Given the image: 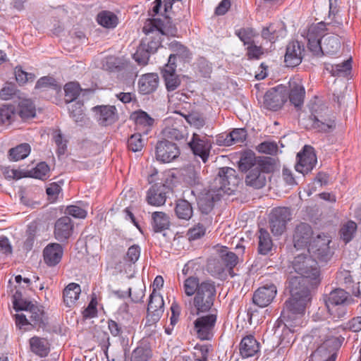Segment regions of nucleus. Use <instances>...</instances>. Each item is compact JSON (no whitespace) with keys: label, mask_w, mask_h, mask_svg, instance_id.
<instances>
[{"label":"nucleus","mask_w":361,"mask_h":361,"mask_svg":"<svg viewBox=\"0 0 361 361\" xmlns=\"http://www.w3.org/2000/svg\"><path fill=\"white\" fill-rule=\"evenodd\" d=\"M317 285L302 276L289 275L286 288L290 298L284 302L279 318L286 326L296 324L297 319L305 314L311 299L310 287Z\"/></svg>","instance_id":"obj_1"},{"label":"nucleus","mask_w":361,"mask_h":361,"mask_svg":"<svg viewBox=\"0 0 361 361\" xmlns=\"http://www.w3.org/2000/svg\"><path fill=\"white\" fill-rule=\"evenodd\" d=\"M152 22L147 20L142 28L145 37L142 39L133 58L139 65L145 66L148 63L149 56L154 54L161 47V39L159 30L154 29Z\"/></svg>","instance_id":"obj_2"},{"label":"nucleus","mask_w":361,"mask_h":361,"mask_svg":"<svg viewBox=\"0 0 361 361\" xmlns=\"http://www.w3.org/2000/svg\"><path fill=\"white\" fill-rule=\"evenodd\" d=\"M216 293V286L214 281L205 280L201 282L200 288L198 289L192 300L197 315L209 312L212 310Z\"/></svg>","instance_id":"obj_3"},{"label":"nucleus","mask_w":361,"mask_h":361,"mask_svg":"<svg viewBox=\"0 0 361 361\" xmlns=\"http://www.w3.org/2000/svg\"><path fill=\"white\" fill-rule=\"evenodd\" d=\"M292 266L295 272L298 274L297 276H302L310 279L314 284L319 283L320 271L317 262L309 255H298L294 257Z\"/></svg>","instance_id":"obj_4"},{"label":"nucleus","mask_w":361,"mask_h":361,"mask_svg":"<svg viewBox=\"0 0 361 361\" xmlns=\"http://www.w3.org/2000/svg\"><path fill=\"white\" fill-rule=\"evenodd\" d=\"M240 180L236 171L231 167H222L217 176L211 183L214 190L224 194H231L238 186Z\"/></svg>","instance_id":"obj_5"},{"label":"nucleus","mask_w":361,"mask_h":361,"mask_svg":"<svg viewBox=\"0 0 361 361\" xmlns=\"http://www.w3.org/2000/svg\"><path fill=\"white\" fill-rule=\"evenodd\" d=\"M275 159L270 157H256L251 151L244 152L239 161L241 171L247 172L253 168L262 167L263 171L272 172L275 169Z\"/></svg>","instance_id":"obj_6"},{"label":"nucleus","mask_w":361,"mask_h":361,"mask_svg":"<svg viewBox=\"0 0 361 361\" xmlns=\"http://www.w3.org/2000/svg\"><path fill=\"white\" fill-rule=\"evenodd\" d=\"M209 313L197 317L193 322L194 331L198 338L202 341L211 340L214 336L217 321V310H212Z\"/></svg>","instance_id":"obj_7"},{"label":"nucleus","mask_w":361,"mask_h":361,"mask_svg":"<svg viewBox=\"0 0 361 361\" xmlns=\"http://www.w3.org/2000/svg\"><path fill=\"white\" fill-rule=\"evenodd\" d=\"M292 219V214L288 207H276L269 216V226L274 235H281L286 231L288 222Z\"/></svg>","instance_id":"obj_8"},{"label":"nucleus","mask_w":361,"mask_h":361,"mask_svg":"<svg viewBox=\"0 0 361 361\" xmlns=\"http://www.w3.org/2000/svg\"><path fill=\"white\" fill-rule=\"evenodd\" d=\"M329 30L324 22L312 25L307 32V47L314 56L323 55L322 38H324V32Z\"/></svg>","instance_id":"obj_9"},{"label":"nucleus","mask_w":361,"mask_h":361,"mask_svg":"<svg viewBox=\"0 0 361 361\" xmlns=\"http://www.w3.org/2000/svg\"><path fill=\"white\" fill-rule=\"evenodd\" d=\"M164 311V299L161 294L157 293L155 288H154L152 293L149 295L145 326H151L156 324L161 317Z\"/></svg>","instance_id":"obj_10"},{"label":"nucleus","mask_w":361,"mask_h":361,"mask_svg":"<svg viewBox=\"0 0 361 361\" xmlns=\"http://www.w3.org/2000/svg\"><path fill=\"white\" fill-rule=\"evenodd\" d=\"M297 159L295 170L303 175L310 173L317 163L314 149L309 145H305L302 151L297 154Z\"/></svg>","instance_id":"obj_11"},{"label":"nucleus","mask_w":361,"mask_h":361,"mask_svg":"<svg viewBox=\"0 0 361 361\" xmlns=\"http://www.w3.org/2000/svg\"><path fill=\"white\" fill-rule=\"evenodd\" d=\"M156 159L163 163H169L180 155L177 145L168 140L159 141L156 145Z\"/></svg>","instance_id":"obj_12"},{"label":"nucleus","mask_w":361,"mask_h":361,"mask_svg":"<svg viewBox=\"0 0 361 361\" xmlns=\"http://www.w3.org/2000/svg\"><path fill=\"white\" fill-rule=\"evenodd\" d=\"M224 195L221 192L214 190L210 184L209 188L203 190L197 199V205L202 214H209L214 208V203L220 200Z\"/></svg>","instance_id":"obj_13"},{"label":"nucleus","mask_w":361,"mask_h":361,"mask_svg":"<svg viewBox=\"0 0 361 361\" xmlns=\"http://www.w3.org/2000/svg\"><path fill=\"white\" fill-rule=\"evenodd\" d=\"M313 236L312 226L307 223L300 222L294 228L293 234V245L296 249L306 248L311 245Z\"/></svg>","instance_id":"obj_14"},{"label":"nucleus","mask_w":361,"mask_h":361,"mask_svg":"<svg viewBox=\"0 0 361 361\" xmlns=\"http://www.w3.org/2000/svg\"><path fill=\"white\" fill-rule=\"evenodd\" d=\"M287 99L286 87L278 86L266 92L264 104L268 109L277 111L282 107Z\"/></svg>","instance_id":"obj_15"},{"label":"nucleus","mask_w":361,"mask_h":361,"mask_svg":"<svg viewBox=\"0 0 361 361\" xmlns=\"http://www.w3.org/2000/svg\"><path fill=\"white\" fill-rule=\"evenodd\" d=\"M188 145L195 156L200 157L204 163L207 161L212 143L205 136L202 137L197 133H193Z\"/></svg>","instance_id":"obj_16"},{"label":"nucleus","mask_w":361,"mask_h":361,"mask_svg":"<svg viewBox=\"0 0 361 361\" xmlns=\"http://www.w3.org/2000/svg\"><path fill=\"white\" fill-rule=\"evenodd\" d=\"M305 48L302 43L298 41L290 42L284 56V62L287 67H295L301 63Z\"/></svg>","instance_id":"obj_17"},{"label":"nucleus","mask_w":361,"mask_h":361,"mask_svg":"<svg viewBox=\"0 0 361 361\" xmlns=\"http://www.w3.org/2000/svg\"><path fill=\"white\" fill-rule=\"evenodd\" d=\"M276 293L277 288L274 284H266L255 291L252 302L258 307H265L273 301Z\"/></svg>","instance_id":"obj_18"},{"label":"nucleus","mask_w":361,"mask_h":361,"mask_svg":"<svg viewBox=\"0 0 361 361\" xmlns=\"http://www.w3.org/2000/svg\"><path fill=\"white\" fill-rule=\"evenodd\" d=\"M95 118L99 125L107 126L114 123L118 120L117 109L115 106L100 105L92 108Z\"/></svg>","instance_id":"obj_19"},{"label":"nucleus","mask_w":361,"mask_h":361,"mask_svg":"<svg viewBox=\"0 0 361 361\" xmlns=\"http://www.w3.org/2000/svg\"><path fill=\"white\" fill-rule=\"evenodd\" d=\"M169 188L163 183H155L147 190V202L154 207H160L165 204Z\"/></svg>","instance_id":"obj_20"},{"label":"nucleus","mask_w":361,"mask_h":361,"mask_svg":"<svg viewBox=\"0 0 361 361\" xmlns=\"http://www.w3.org/2000/svg\"><path fill=\"white\" fill-rule=\"evenodd\" d=\"M73 224L69 216L59 218L55 223L54 234L59 242L66 241L72 234Z\"/></svg>","instance_id":"obj_21"},{"label":"nucleus","mask_w":361,"mask_h":361,"mask_svg":"<svg viewBox=\"0 0 361 361\" xmlns=\"http://www.w3.org/2000/svg\"><path fill=\"white\" fill-rule=\"evenodd\" d=\"M305 90L303 85L298 80H290L288 82L287 97L290 102L295 108H300L304 102Z\"/></svg>","instance_id":"obj_22"},{"label":"nucleus","mask_w":361,"mask_h":361,"mask_svg":"<svg viewBox=\"0 0 361 361\" xmlns=\"http://www.w3.org/2000/svg\"><path fill=\"white\" fill-rule=\"evenodd\" d=\"M63 248L61 245L56 243L48 244L43 250L44 263L49 267H55L62 259Z\"/></svg>","instance_id":"obj_23"},{"label":"nucleus","mask_w":361,"mask_h":361,"mask_svg":"<svg viewBox=\"0 0 361 361\" xmlns=\"http://www.w3.org/2000/svg\"><path fill=\"white\" fill-rule=\"evenodd\" d=\"M220 260L216 259L219 264L217 269L214 271L216 274H221L224 271L225 268L232 269L238 263V257L233 252L228 251L226 247H224L219 250Z\"/></svg>","instance_id":"obj_24"},{"label":"nucleus","mask_w":361,"mask_h":361,"mask_svg":"<svg viewBox=\"0 0 361 361\" xmlns=\"http://www.w3.org/2000/svg\"><path fill=\"white\" fill-rule=\"evenodd\" d=\"M164 15L165 18L169 20L173 19L176 22H180L184 19V16L180 13L183 8L182 0H164Z\"/></svg>","instance_id":"obj_25"},{"label":"nucleus","mask_w":361,"mask_h":361,"mask_svg":"<svg viewBox=\"0 0 361 361\" xmlns=\"http://www.w3.org/2000/svg\"><path fill=\"white\" fill-rule=\"evenodd\" d=\"M245 183L247 185L255 189L263 188L267 182L266 173L269 172L263 171L262 167L253 168L247 172Z\"/></svg>","instance_id":"obj_26"},{"label":"nucleus","mask_w":361,"mask_h":361,"mask_svg":"<svg viewBox=\"0 0 361 361\" xmlns=\"http://www.w3.org/2000/svg\"><path fill=\"white\" fill-rule=\"evenodd\" d=\"M286 33L285 26L282 22L276 21L270 23L268 26L263 27L262 37L274 43L279 37H283Z\"/></svg>","instance_id":"obj_27"},{"label":"nucleus","mask_w":361,"mask_h":361,"mask_svg":"<svg viewBox=\"0 0 361 361\" xmlns=\"http://www.w3.org/2000/svg\"><path fill=\"white\" fill-rule=\"evenodd\" d=\"M159 85V76L156 73L143 75L139 80L138 87L140 93L149 94L154 92Z\"/></svg>","instance_id":"obj_28"},{"label":"nucleus","mask_w":361,"mask_h":361,"mask_svg":"<svg viewBox=\"0 0 361 361\" xmlns=\"http://www.w3.org/2000/svg\"><path fill=\"white\" fill-rule=\"evenodd\" d=\"M259 350V343L252 335L243 338L240 343V353L243 357L254 356Z\"/></svg>","instance_id":"obj_29"},{"label":"nucleus","mask_w":361,"mask_h":361,"mask_svg":"<svg viewBox=\"0 0 361 361\" xmlns=\"http://www.w3.org/2000/svg\"><path fill=\"white\" fill-rule=\"evenodd\" d=\"M166 140L178 142L185 141L188 135L186 127L183 125H173L165 128L162 131Z\"/></svg>","instance_id":"obj_30"},{"label":"nucleus","mask_w":361,"mask_h":361,"mask_svg":"<svg viewBox=\"0 0 361 361\" xmlns=\"http://www.w3.org/2000/svg\"><path fill=\"white\" fill-rule=\"evenodd\" d=\"M335 341L336 338L325 341L312 353L309 361H326L327 360H334L332 350H329V347Z\"/></svg>","instance_id":"obj_31"},{"label":"nucleus","mask_w":361,"mask_h":361,"mask_svg":"<svg viewBox=\"0 0 361 361\" xmlns=\"http://www.w3.org/2000/svg\"><path fill=\"white\" fill-rule=\"evenodd\" d=\"M348 293L341 288H336L330 292L325 300L326 306L339 305L351 304L354 302L353 299L348 298Z\"/></svg>","instance_id":"obj_32"},{"label":"nucleus","mask_w":361,"mask_h":361,"mask_svg":"<svg viewBox=\"0 0 361 361\" xmlns=\"http://www.w3.org/2000/svg\"><path fill=\"white\" fill-rule=\"evenodd\" d=\"M131 118L135 121L137 128L147 134L153 126L154 120L145 111L140 110L135 111Z\"/></svg>","instance_id":"obj_33"},{"label":"nucleus","mask_w":361,"mask_h":361,"mask_svg":"<svg viewBox=\"0 0 361 361\" xmlns=\"http://www.w3.org/2000/svg\"><path fill=\"white\" fill-rule=\"evenodd\" d=\"M312 121V127L316 131L319 133H330L336 128L335 119L334 117L324 118L321 116L320 118L313 116L310 118Z\"/></svg>","instance_id":"obj_34"},{"label":"nucleus","mask_w":361,"mask_h":361,"mask_svg":"<svg viewBox=\"0 0 361 361\" xmlns=\"http://www.w3.org/2000/svg\"><path fill=\"white\" fill-rule=\"evenodd\" d=\"M174 212L178 219L189 221L193 216V208L188 200L178 199L176 201Z\"/></svg>","instance_id":"obj_35"},{"label":"nucleus","mask_w":361,"mask_h":361,"mask_svg":"<svg viewBox=\"0 0 361 361\" xmlns=\"http://www.w3.org/2000/svg\"><path fill=\"white\" fill-rule=\"evenodd\" d=\"M341 40L338 35L325 36L322 42L323 55H336L341 49Z\"/></svg>","instance_id":"obj_36"},{"label":"nucleus","mask_w":361,"mask_h":361,"mask_svg":"<svg viewBox=\"0 0 361 361\" xmlns=\"http://www.w3.org/2000/svg\"><path fill=\"white\" fill-rule=\"evenodd\" d=\"M151 225L155 233L166 230L170 226L169 216L163 212H154L152 214Z\"/></svg>","instance_id":"obj_37"},{"label":"nucleus","mask_w":361,"mask_h":361,"mask_svg":"<svg viewBox=\"0 0 361 361\" xmlns=\"http://www.w3.org/2000/svg\"><path fill=\"white\" fill-rule=\"evenodd\" d=\"M80 293L81 288L79 284L69 283L63 291V302L66 306L72 307L78 299Z\"/></svg>","instance_id":"obj_38"},{"label":"nucleus","mask_w":361,"mask_h":361,"mask_svg":"<svg viewBox=\"0 0 361 361\" xmlns=\"http://www.w3.org/2000/svg\"><path fill=\"white\" fill-rule=\"evenodd\" d=\"M30 350L40 357H46L49 353V344L47 339L34 336L30 339Z\"/></svg>","instance_id":"obj_39"},{"label":"nucleus","mask_w":361,"mask_h":361,"mask_svg":"<svg viewBox=\"0 0 361 361\" xmlns=\"http://www.w3.org/2000/svg\"><path fill=\"white\" fill-rule=\"evenodd\" d=\"M258 252L266 255L271 252L273 242L269 233L265 228H259L258 231Z\"/></svg>","instance_id":"obj_40"},{"label":"nucleus","mask_w":361,"mask_h":361,"mask_svg":"<svg viewBox=\"0 0 361 361\" xmlns=\"http://www.w3.org/2000/svg\"><path fill=\"white\" fill-rule=\"evenodd\" d=\"M325 69L333 76H345L351 71V61L348 59L338 64H331L326 63Z\"/></svg>","instance_id":"obj_41"},{"label":"nucleus","mask_w":361,"mask_h":361,"mask_svg":"<svg viewBox=\"0 0 361 361\" xmlns=\"http://www.w3.org/2000/svg\"><path fill=\"white\" fill-rule=\"evenodd\" d=\"M18 114L23 119L34 118L36 115L35 105L30 99H21L18 106Z\"/></svg>","instance_id":"obj_42"},{"label":"nucleus","mask_w":361,"mask_h":361,"mask_svg":"<svg viewBox=\"0 0 361 361\" xmlns=\"http://www.w3.org/2000/svg\"><path fill=\"white\" fill-rule=\"evenodd\" d=\"M329 243L330 240H328L326 242H324L320 245H318L319 241L314 240V245H310L309 250H311L320 261L327 262L331 257L329 246Z\"/></svg>","instance_id":"obj_43"},{"label":"nucleus","mask_w":361,"mask_h":361,"mask_svg":"<svg viewBox=\"0 0 361 361\" xmlns=\"http://www.w3.org/2000/svg\"><path fill=\"white\" fill-rule=\"evenodd\" d=\"M97 20L100 25L109 29H113L118 24L117 16L109 11H103L99 13Z\"/></svg>","instance_id":"obj_44"},{"label":"nucleus","mask_w":361,"mask_h":361,"mask_svg":"<svg viewBox=\"0 0 361 361\" xmlns=\"http://www.w3.org/2000/svg\"><path fill=\"white\" fill-rule=\"evenodd\" d=\"M246 137L247 132L244 128H235L226 135L225 145L227 146L235 144L240 145L246 140Z\"/></svg>","instance_id":"obj_45"},{"label":"nucleus","mask_w":361,"mask_h":361,"mask_svg":"<svg viewBox=\"0 0 361 361\" xmlns=\"http://www.w3.org/2000/svg\"><path fill=\"white\" fill-rule=\"evenodd\" d=\"M31 147L27 143L20 144L9 150L11 160L18 161L26 158L30 154Z\"/></svg>","instance_id":"obj_46"},{"label":"nucleus","mask_w":361,"mask_h":361,"mask_svg":"<svg viewBox=\"0 0 361 361\" xmlns=\"http://www.w3.org/2000/svg\"><path fill=\"white\" fill-rule=\"evenodd\" d=\"M151 357L152 350L150 348L146 345H140L133 350L130 361H149Z\"/></svg>","instance_id":"obj_47"},{"label":"nucleus","mask_w":361,"mask_h":361,"mask_svg":"<svg viewBox=\"0 0 361 361\" xmlns=\"http://www.w3.org/2000/svg\"><path fill=\"white\" fill-rule=\"evenodd\" d=\"M356 231L357 224L353 221H349L343 224L340 229L341 238L345 243H348L353 238Z\"/></svg>","instance_id":"obj_48"},{"label":"nucleus","mask_w":361,"mask_h":361,"mask_svg":"<svg viewBox=\"0 0 361 361\" xmlns=\"http://www.w3.org/2000/svg\"><path fill=\"white\" fill-rule=\"evenodd\" d=\"M183 116L191 126L197 129L202 128L206 124V118L202 113L192 111Z\"/></svg>","instance_id":"obj_49"},{"label":"nucleus","mask_w":361,"mask_h":361,"mask_svg":"<svg viewBox=\"0 0 361 361\" xmlns=\"http://www.w3.org/2000/svg\"><path fill=\"white\" fill-rule=\"evenodd\" d=\"M149 22H152L155 25L154 29L159 30L160 32V37L161 35H167V36H176L177 34V28L174 25H166L164 23V22L159 19H149Z\"/></svg>","instance_id":"obj_50"},{"label":"nucleus","mask_w":361,"mask_h":361,"mask_svg":"<svg viewBox=\"0 0 361 361\" xmlns=\"http://www.w3.org/2000/svg\"><path fill=\"white\" fill-rule=\"evenodd\" d=\"M201 282L197 276H189L183 282L184 293L187 296L195 295L200 288Z\"/></svg>","instance_id":"obj_51"},{"label":"nucleus","mask_w":361,"mask_h":361,"mask_svg":"<svg viewBox=\"0 0 361 361\" xmlns=\"http://www.w3.org/2000/svg\"><path fill=\"white\" fill-rule=\"evenodd\" d=\"M16 114V108L13 105L0 106V124H10Z\"/></svg>","instance_id":"obj_52"},{"label":"nucleus","mask_w":361,"mask_h":361,"mask_svg":"<svg viewBox=\"0 0 361 361\" xmlns=\"http://www.w3.org/2000/svg\"><path fill=\"white\" fill-rule=\"evenodd\" d=\"M107 323L108 329L111 336L114 337H118L123 341L125 337H126V333L127 331V328L112 319H109Z\"/></svg>","instance_id":"obj_53"},{"label":"nucleus","mask_w":361,"mask_h":361,"mask_svg":"<svg viewBox=\"0 0 361 361\" xmlns=\"http://www.w3.org/2000/svg\"><path fill=\"white\" fill-rule=\"evenodd\" d=\"M235 35L243 42L244 45H250L254 42L253 39L256 36L255 31L250 27H243L235 31Z\"/></svg>","instance_id":"obj_54"},{"label":"nucleus","mask_w":361,"mask_h":361,"mask_svg":"<svg viewBox=\"0 0 361 361\" xmlns=\"http://www.w3.org/2000/svg\"><path fill=\"white\" fill-rule=\"evenodd\" d=\"M48 88L59 91L61 89V86L53 77L50 76H44L39 78L35 85V89Z\"/></svg>","instance_id":"obj_55"},{"label":"nucleus","mask_w":361,"mask_h":361,"mask_svg":"<svg viewBox=\"0 0 361 361\" xmlns=\"http://www.w3.org/2000/svg\"><path fill=\"white\" fill-rule=\"evenodd\" d=\"M65 100L67 103L73 102L79 95V85L75 82H68L64 87Z\"/></svg>","instance_id":"obj_56"},{"label":"nucleus","mask_w":361,"mask_h":361,"mask_svg":"<svg viewBox=\"0 0 361 361\" xmlns=\"http://www.w3.org/2000/svg\"><path fill=\"white\" fill-rule=\"evenodd\" d=\"M70 116L75 121L79 122L83 120L85 116L83 111V104L80 102H76L72 104L69 107Z\"/></svg>","instance_id":"obj_57"},{"label":"nucleus","mask_w":361,"mask_h":361,"mask_svg":"<svg viewBox=\"0 0 361 361\" xmlns=\"http://www.w3.org/2000/svg\"><path fill=\"white\" fill-rule=\"evenodd\" d=\"M49 166L42 161L39 163L35 168L30 171L31 176L41 180L47 179L49 177Z\"/></svg>","instance_id":"obj_58"},{"label":"nucleus","mask_w":361,"mask_h":361,"mask_svg":"<svg viewBox=\"0 0 361 361\" xmlns=\"http://www.w3.org/2000/svg\"><path fill=\"white\" fill-rule=\"evenodd\" d=\"M184 180L190 185H198L200 183L199 173L193 166H189L185 169Z\"/></svg>","instance_id":"obj_59"},{"label":"nucleus","mask_w":361,"mask_h":361,"mask_svg":"<svg viewBox=\"0 0 361 361\" xmlns=\"http://www.w3.org/2000/svg\"><path fill=\"white\" fill-rule=\"evenodd\" d=\"M29 322L32 326L39 325L42 323L43 312L37 305L31 306L30 310L26 312Z\"/></svg>","instance_id":"obj_60"},{"label":"nucleus","mask_w":361,"mask_h":361,"mask_svg":"<svg viewBox=\"0 0 361 361\" xmlns=\"http://www.w3.org/2000/svg\"><path fill=\"white\" fill-rule=\"evenodd\" d=\"M144 147V140L140 133L132 135L128 140V147L129 150L134 152L140 151Z\"/></svg>","instance_id":"obj_61"},{"label":"nucleus","mask_w":361,"mask_h":361,"mask_svg":"<svg viewBox=\"0 0 361 361\" xmlns=\"http://www.w3.org/2000/svg\"><path fill=\"white\" fill-rule=\"evenodd\" d=\"M15 76L19 85H24L27 82H32L35 75L33 73L24 71L21 67L16 66L15 68Z\"/></svg>","instance_id":"obj_62"},{"label":"nucleus","mask_w":361,"mask_h":361,"mask_svg":"<svg viewBox=\"0 0 361 361\" xmlns=\"http://www.w3.org/2000/svg\"><path fill=\"white\" fill-rule=\"evenodd\" d=\"M326 307L334 319H341L347 314V308L344 305H331Z\"/></svg>","instance_id":"obj_63"},{"label":"nucleus","mask_w":361,"mask_h":361,"mask_svg":"<svg viewBox=\"0 0 361 361\" xmlns=\"http://www.w3.org/2000/svg\"><path fill=\"white\" fill-rule=\"evenodd\" d=\"M166 90L169 92L176 90L180 85V79L177 74H166L163 76Z\"/></svg>","instance_id":"obj_64"}]
</instances>
